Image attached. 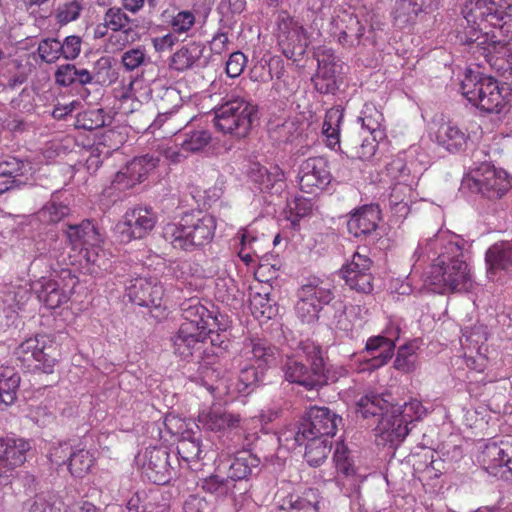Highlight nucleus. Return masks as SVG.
<instances>
[{"label": "nucleus", "instance_id": "nucleus-50", "mask_svg": "<svg viewBox=\"0 0 512 512\" xmlns=\"http://www.w3.org/2000/svg\"><path fill=\"white\" fill-rule=\"evenodd\" d=\"M96 461L94 452L86 449H76L70 454L68 469L75 478H83L87 475Z\"/></svg>", "mask_w": 512, "mask_h": 512}, {"label": "nucleus", "instance_id": "nucleus-8", "mask_svg": "<svg viewBox=\"0 0 512 512\" xmlns=\"http://www.w3.org/2000/svg\"><path fill=\"white\" fill-rule=\"evenodd\" d=\"M427 411L417 399H412L403 406H391L390 414L379 420L375 428L378 445L391 447L400 444L409 433V424L421 420Z\"/></svg>", "mask_w": 512, "mask_h": 512}, {"label": "nucleus", "instance_id": "nucleus-7", "mask_svg": "<svg viewBox=\"0 0 512 512\" xmlns=\"http://www.w3.org/2000/svg\"><path fill=\"white\" fill-rule=\"evenodd\" d=\"M216 229L215 218L208 214H185L178 222L163 228V237L174 248L191 251L211 242Z\"/></svg>", "mask_w": 512, "mask_h": 512}, {"label": "nucleus", "instance_id": "nucleus-6", "mask_svg": "<svg viewBox=\"0 0 512 512\" xmlns=\"http://www.w3.org/2000/svg\"><path fill=\"white\" fill-rule=\"evenodd\" d=\"M461 94L473 106L487 113H504L509 107V91L492 77L466 70L460 82Z\"/></svg>", "mask_w": 512, "mask_h": 512}, {"label": "nucleus", "instance_id": "nucleus-3", "mask_svg": "<svg viewBox=\"0 0 512 512\" xmlns=\"http://www.w3.org/2000/svg\"><path fill=\"white\" fill-rule=\"evenodd\" d=\"M228 320L214 315L198 299H190L182 304V323L172 337L174 353L182 359H202L207 337L212 346L227 349L229 338Z\"/></svg>", "mask_w": 512, "mask_h": 512}, {"label": "nucleus", "instance_id": "nucleus-58", "mask_svg": "<svg viewBox=\"0 0 512 512\" xmlns=\"http://www.w3.org/2000/svg\"><path fill=\"white\" fill-rule=\"evenodd\" d=\"M289 220L293 225L296 224L301 218H304L312 213L313 203L311 199L306 197H295L288 202Z\"/></svg>", "mask_w": 512, "mask_h": 512}, {"label": "nucleus", "instance_id": "nucleus-52", "mask_svg": "<svg viewBox=\"0 0 512 512\" xmlns=\"http://www.w3.org/2000/svg\"><path fill=\"white\" fill-rule=\"evenodd\" d=\"M422 10L423 4L417 0H397L393 12L396 25L404 27L412 22Z\"/></svg>", "mask_w": 512, "mask_h": 512}, {"label": "nucleus", "instance_id": "nucleus-40", "mask_svg": "<svg viewBox=\"0 0 512 512\" xmlns=\"http://www.w3.org/2000/svg\"><path fill=\"white\" fill-rule=\"evenodd\" d=\"M391 406L389 400L382 395L368 393L358 400L356 412L364 419L381 416V420L386 414H390Z\"/></svg>", "mask_w": 512, "mask_h": 512}, {"label": "nucleus", "instance_id": "nucleus-44", "mask_svg": "<svg viewBox=\"0 0 512 512\" xmlns=\"http://www.w3.org/2000/svg\"><path fill=\"white\" fill-rule=\"evenodd\" d=\"M177 455L180 465H186L191 470L199 469L202 458L201 440L199 438H182L177 444Z\"/></svg>", "mask_w": 512, "mask_h": 512}, {"label": "nucleus", "instance_id": "nucleus-39", "mask_svg": "<svg viewBox=\"0 0 512 512\" xmlns=\"http://www.w3.org/2000/svg\"><path fill=\"white\" fill-rule=\"evenodd\" d=\"M434 134L437 143L450 152L463 149L468 139L459 127L450 122L439 124Z\"/></svg>", "mask_w": 512, "mask_h": 512}, {"label": "nucleus", "instance_id": "nucleus-17", "mask_svg": "<svg viewBox=\"0 0 512 512\" xmlns=\"http://www.w3.org/2000/svg\"><path fill=\"white\" fill-rule=\"evenodd\" d=\"M488 338L487 327L483 324H475L462 330L460 338L461 347L463 349V357L467 367L475 371L481 372L487 365L488 346L486 344Z\"/></svg>", "mask_w": 512, "mask_h": 512}, {"label": "nucleus", "instance_id": "nucleus-36", "mask_svg": "<svg viewBox=\"0 0 512 512\" xmlns=\"http://www.w3.org/2000/svg\"><path fill=\"white\" fill-rule=\"evenodd\" d=\"M239 240L238 256L247 265H256L260 254L264 253V235H259L251 226L240 230L237 234Z\"/></svg>", "mask_w": 512, "mask_h": 512}, {"label": "nucleus", "instance_id": "nucleus-22", "mask_svg": "<svg viewBox=\"0 0 512 512\" xmlns=\"http://www.w3.org/2000/svg\"><path fill=\"white\" fill-rule=\"evenodd\" d=\"M158 162L159 159L153 155L135 157L116 173L113 187L125 190L141 183L157 167Z\"/></svg>", "mask_w": 512, "mask_h": 512}, {"label": "nucleus", "instance_id": "nucleus-5", "mask_svg": "<svg viewBox=\"0 0 512 512\" xmlns=\"http://www.w3.org/2000/svg\"><path fill=\"white\" fill-rule=\"evenodd\" d=\"M382 22L378 15L365 7L339 6L334 8L329 23V33L344 47H354L361 43L366 29L369 32L380 30Z\"/></svg>", "mask_w": 512, "mask_h": 512}, {"label": "nucleus", "instance_id": "nucleus-18", "mask_svg": "<svg viewBox=\"0 0 512 512\" xmlns=\"http://www.w3.org/2000/svg\"><path fill=\"white\" fill-rule=\"evenodd\" d=\"M53 340L50 336L38 334L34 337L25 339L16 349L15 354L18 359L28 366L32 362L36 363V367L42 369L46 373H50L56 363L53 356Z\"/></svg>", "mask_w": 512, "mask_h": 512}, {"label": "nucleus", "instance_id": "nucleus-2", "mask_svg": "<svg viewBox=\"0 0 512 512\" xmlns=\"http://www.w3.org/2000/svg\"><path fill=\"white\" fill-rule=\"evenodd\" d=\"M460 12L459 41L475 44L491 66L501 67L497 62L507 55V43L512 39V4L505 6V0H464Z\"/></svg>", "mask_w": 512, "mask_h": 512}, {"label": "nucleus", "instance_id": "nucleus-23", "mask_svg": "<svg viewBox=\"0 0 512 512\" xmlns=\"http://www.w3.org/2000/svg\"><path fill=\"white\" fill-rule=\"evenodd\" d=\"M331 181L328 163L323 157H311L302 162L298 173L300 189L306 193H315L324 189Z\"/></svg>", "mask_w": 512, "mask_h": 512}, {"label": "nucleus", "instance_id": "nucleus-59", "mask_svg": "<svg viewBox=\"0 0 512 512\" xmlns=\"http://www.w3.org/2000/svg\"><path fill=\"white\" fill-rule=\"evenodd\" d=\"M83 9L79 0H71L58 6L55 12V18L61 25H66L79 18Z\"/></svg>", "mask_w": 512, "mask_h": 512}, {"label": "nucleus", "instance_id": "nucleus-9", "mask_svg": "<svg viewBox=\"0 0 512 512\" xmlns=\"http://www.w3.org/2000/svg\"><path fill=\"white\" fill-rule=\"evenodd\" d=\"M217 131L236 138L246 137L257 114L256 107L241 97L225 100L213 109Z\"/></svg>", "mask_w": 512, "mask_h": 512}, {"label": "nucleus", "instance_id": "nucleus-63", "mask_svg": "<svg viewBox=\"0 0 512 512\" xmlns=\"http://www.w3.org/2000/svg\"><path fill=\"white\" fill-rule=\"evenodd\" d=\"M126 508L128 512H168L167 504L152 501L143 503L139 494L128 500Z\"/></svg>", "mask_w": 512, "mask_h": 512}, {"label": "nucleus", "instance_id": "nucleus-13", "mask_svg": "<svg viewBox=\"0 0 512 512\" xmlns=\"http://www.w3.org/2000/svg\"><path fill=\"white\" fill-rule=\"evenodd\" d=\"M129 300L139 306L150 309L156 319L166 317L167 304L164 301V288L156 278L136 277L126 285Z\"/></svg>", "mask_w": 512, "mask_h": 512}, {"label": "nucleus", "instance_id": "nucleus-25", "mask_svg": "<svg viewBox=\"0 0 512 512\" xmlns=\"http://www.w3.org/2000/svg\"><path fill=\"white\" fill-rule=\"evenodd\" d=\"M30 444L24 439H0V482L6 480L12 471L26 460Z\"/></svg>", "mask_w": 512, "mask_h": 512}, {"label": "nucleus", "instance_id": "nucleus-60", "mask_svg": "<svg viewBox=\"0 0 512 512\" xmlns=\"http://www.w3.org/2000/svg\"><path fill=\"white\" fill-rule=\"evenodd\" d=\"M95 82L100 84H112L118 78V73L112 68L110 57H101L94 67Z\"/></svg>", "mask_w": 512, "mask_h": 512}, {"label": "nucleus", "instance_id": "nucleus-12", "mask_svg": "<svg viewBox=\"0 0 512 512\" xmlns=\"http://www.w3.org/2000/svg\"><path fill=\"white\" fill-rule=\"evenodd\" d=\"M462 184L472 192L481 193L489 199H498L509 190L511 181L503 169L482 163L463 179Z\"/></svg>", "mask_w": 512, "mask_h": 512}, {"label": "nucleus", "instance_id": "nucleus-19", "mask_svg": "<svg viewBox=\"0 0 512 512\" xmlns=\"http://www.w3.org/2000/svg\"><path fill=\"white\" fill-rule=\"evenodd\" d=\"M372 260L359 251L355 252L341 268L346 285L359 293L368 294L373 290Z\"/></svg>", "mask_w": 512, "mask_h": 512}, {"label": "nucleus", "instance_id": "nucleus-28", "mask_svg": "<svg viewBox=\"0 0 512 512\" xmlns=\"http://www.w3.org/2000/svg\"><path fill=\"white\" fill-rule=\"evenodd\" d=\"M421 176V169L413 168V179L394 182L389 194V207L394 215L404 218L409 213V203L415 198V187Z\"/></svg>", "mask_w": 512, "mask_h": 512}, {"label": "nucleus", "instance_id": "nucleus-16", "mask_svg": "<svg viewBox=\"0 0 512 512\" xmlns=\"http://www.w3.org/2000/svg\"><path fill=\"white\" fill-rule=\"evenodd\" d=\"M333 293L327 286L318 282H309L298 291L296 313L302 322L312 323L318 319L323 307L330 303Z\"/></svg>", "mask_w": 512, "mask_h": 512}, {"label": "nucleus", "instance_id": "nucleus-37", "mask_svg": "<svg viewBox=\"0 0 512 512\" xmlns=\"http://www.w3.org/2000/svg\"><path fill=\"white\" fill-rule=\"evenodd\" d=\"M66 235L72 248L80 251L85 247H96L103 241L100 231L89 220H84L77 225H69Z\"/></svg>", "mask_w": 512, "mask_h": 512}, {"label": "nucleus", "instance_id": "nucleus-11", "mask_svg": "<svg viewBox=\"0 0 512 512\" xmlns=\"http://www.w3.org/2000/svg\"><path fill=\"white\" fill-rule=\"evenodd\" d=\"M77 284V277L69 269H61L55 275L34 281L31 289L45 307L56 309L68 303Z\"/></svg>", "mask_w": 512, "mask_h": 512}, {"label": "nucleus", "instance_id": "nucleus-61", "mask_svg": "<svg viewBox=\"0 0 512 512\" xmlns=\"http://www.w3.org/2000/svg\"><path fill=\"white\" fill-rule=\"evenodd\" d=\"M196 22L195 13L190 10H181L173 15L170 19V27L173 33L185 34L188 33Z\"/></svg>", "mask_w": 512, "mask_h": 512}, {"label": "nucleus", "instance_id": "nucleus-49", "mask_svg": "<svg viewBox=\"0 0 512 512\" xmlns=\"http://www.w3.org/2000/svg\"><path fill=\"white\" fill-rule=\"evenodd\" d=\"M249 301L250 310L259 321L272 319L278 313L276 304L269 298V293L265 290L251 292Z\"/></svg>", "mask_w": 512, "mask_h": 512}, {"label": "nucleus", "instance_id": "nucleus-35", "mask_svg": "<svg viewBox=\"0 0 512 512\" xmlns=\"http://www.w3.org/2000/svg\"><path fill=\"white\" fill-rule=\"evenodd\" d=\"M416 148H410L407 152L399 153L398 155L391 158V160L386 164L384 175L391 182L398 181H409L413 179V168L421 169L423 171V167L412 161L416 153Z\"/></svg>", "mask_w": 512, "mask_h": 512}, {"label": "nucleus", "instance_id": "nucleus-54", "mask_svg": "<svg viewBox=\"0 0 512 512\" xmlns=\"http://www.w3.org/2000/svg\"><path fill=\"white\" fill-rule=\"evenodd\" d=\"M121 63L127 71L135 69L150 63V57L144 46H137L125 51L121 56Z\"/></svg>", "mask_w": 512, "mask_h": 512}, {"label": "nucleus", "instance_id": "nucleus-20", "mask_svg": "<svg viewBox=\"0 0 512 512\" xmlns=\"http://www.w3.org/2000/svg\"><path fill=\"white\" fill-rule=\"evenodd\" d=\"M166 449L148 447L135 457V462L145 476L153 483L162 485L172 479V467Z\"/></svg>", "mask_w": 512, "mask_h": 512}, {"label": "nucleus", "instance_id": "nucleus-33", "mask_svg": "<svg viewBox=\"0 0 512 512\" xmlns=\"http://www.w3.org/2000/svg\"><path fill=\"white\" fill-rule=\"evenodd\" d=\"M487 276L495 280L499 271L512 270V240L498 241L491 245L485 254Z\"/></svg>", "mask_w": 512, "mask_h": 512}, {"label": "nucleus", "instance_id": "nucleus-55", "mask_svg": "<svg viewBox=\"0 0 512 512\" xmlns=\"http://www.w3.org/2000/svg\"><path fill=\"white\" fill-rule=\"evenodd\" d=\"M129 25L130 18L120 8H110L104 16V26L114 32L127 34Z\"/></svg>", "mask_w": 512, "mask_h": 512}, {"label": "nucleus", "instance_id": "nucleus-30", "mask_svg": "<svg viewBox=\"0 0 512 512\" xmlns=\"http://www.w3.org/2000/svg\"><path fill=\"white\" fill-rule=\"evenodd\" d=\"M381 220V211L378 205H363L350 214L347 228L355 237L368 235L376 230Z\"/></svg>", "mask_w": 512, "mask_h": 512}, {"label": "nucleus", "instance_id": "nucleus-29", "mask_svg": "<svg viewBox=\"0 0 512 512\" xmlns=\"http://www.w3.org/2000/svg\"><path fill=\"white\" fill-rule=\"evenodd\" d=\"M33 169L31 163L15 157L0 161V195L14 187L26 184Z\"/></svg>", "mask_w": 512, "mask_h": 512}, {"label": "nucleus", "instance_id": "nucleus-21", "mask_svg": "<svg viewBox=\"0 0 512 512\" xmlns=\"http://www.w3.org/2000/svg\"><path fill=\"white\" fill-rule=\"evenodd\" d=\"M342 418L327 407H311L302 421V435L331 439Z\"/></svg>", "mask_w": 512, "mask_h": 512}, {"label": "nucleus", "instance_id": "nucleus-53", "mask_svg": "<svg viewBox=\"0 0 512 512\" xmlns=\"http://www.w3.org/2000/svg\"><path fill=\"white\" fill-rule=\"evenodd\" d=\"M417 347L413 344H406L398 349L394 367L395 369L410 373L413 372L417 367Z\"/></svg>", "mask_w": 512, "mask_h": 512}, {"label": "nucleus", "instance_id": "nucleus-47", "mask_svg": "<svg viewBox=\"0 0 512 512\" xmlns=\"http://www.w3.org/2000/svg\"><path fill=\"white\" fill-rule=\"evenodd\" d=\"M362 130L373 137H385L382 112L372 103H366L358 118Z\"/></svg>", "mask_w": 512, "mask_h": 512}, {"label": "nucleus", "instance_id": "nucleus-56", "mask_svg": "<svg viewBox=\"0 0 512 512\" xmlns=\"http://www.w3.org/2000/svg\"><path fill=\"white\" fill-rule=\"evenodd\" d=\"M211 135L206 130H197L187 133L181 141V150L185 152H197L208 145Z\"/></svg>", "mask_w": 512, "mask_h": 512}, {"label": "nucleus", "instance_id": "nucleus-15", "mask_svg": "<svg viewBox=\"0 0 512 512\" xmlns=\"http://www.w3.org/2000/svg\"><path fill=\"white\" fill-rule=\"evenodd\" d=\"M237 362L240 367L237 382L234 383L230 379L221 378L217 380L215 385L208 387L215 398L228 401L238 394L249 393L250 388L262 381L265 369H258V366L244 362L240 358H237Z\"/></svg>", "mask_w": 512, "mask_h": 512}, {"label": "nucleus", "instance_id": "nucleus-27", "mask_svg": "<svg viewBox=\"0 0 512 512\" xmlns=\"http://www.w3.org/2000/svg\"><path fill=\"white\" fill-rule=\"evenodd\" d=\"M318 69L312 81L317 91L326 94L335 90L337 58L332 49L322 47L316 52Z\"/></svg>", "mask_w": 512, "mask_h": 512}, {"label": "nucleus", "instance_id": "nucleus-4", "mask_svg": "<svg viewBox=\"0 0 512 512\" xmlns=\"http://www.w3.org/2000/svg\"><path fill=\"white\" fill-rule=\"evenodd\" d=\"M285 379L306 389H314L334 380L330 370L325 373L321 347L310 340L302 341L295 355L288 356L283 365Z\"/></svg>", "mask_w": 512, "mask_h": 512}, {"label": "nucleus", "instance_id": "nucleus-62", "mask_svg": "<svg viewBox=\"0 0 512 512\" xmlns=\"http://www.w3.org/2000/svg\"><path fill=\"white\" fill-rule=\"evenodd\" d=\"M306 439L307 436L302 435V423L299 427H289L281 431L278 435L279 444L289 450L303 445Z\"/></svg>", "mask_w": 512, "mask_h": 512}, {"label": "nucleus", "instance_id": "nucleus-31", "mask_svg": "<svg viewBox=\"0 0 512 512\" xmlns=\"http://www.w3.org/2000/svg\"><path fill=\"white\" fill-rule=\"evenodd\" d=\"M276 349L266 340L261 338H249L244 340L238 358L265 369L275 359Z\"/></svg>", "mask_w": 512, "mask_h": 512}, {"label": "nucleus", "instance_id": "nucleus-41", "mask_svg": "<svg viewBox=\"0 0 512 512\" xmlns=\"http://www.w3.org/2000/svg\"><path fill=\"white\" fill-rule=\"evenodd\" d=\"M204 46L198 42H191L177 50L171 57L170 68L184 71L197 65L202 57Z\"/></svg>", "mask_w": 512, "mask_h": 512}, {"label": "nucleus", "instance_id": "nucleus-32", "mask_svg": "<svg viewBox=\"0 0 512 512\" xmlns=\"http://www.w3.org/2000/svg\"><path fill=\"white\" fill-rule=\"evenodd\" d=\"M151 96L152 89L149 83L144 78H134L119 95L120 107L123 112L132 113L148 102Z\"/></svg>", "mask_w": 512, "mask_h": 512}, {"label": "nucleus", "instance_id": "nucleus-24", "mask_svg": "<svg viewBox=\"0 0 512 512\" xmlns=\"http://www.w3.org/2000/svg\"><path fill=\"white\" fill-rule=\"evenodd\" d=\"M198 427L205 431L227 435L240 426L241 417L220 406L202 409L198 414Z\"/></svg>", "mask_w": 512, "mask_h": 512}, {"label": "nucleus", "instance_id": "nucleus-51", "mask_svg": "<svg viewBox=\"0 0 512 512\" xmlns=\"http://www.w3.org/2000/svg\"><path fill=\"white\" fill-rule=\"evenodd\" d=\"M80 255L84 261L81 265L88 274L98 276L101 271L107 269V259L100 244L96 247H85L80 251Z\"/></svg>", "mask_w": 512, "mask_h": 512}, {"label": "nucleus", "instance_id": "nucleus-1", "mask_svg": "<svg viewBox=\"0 0 512 512\" xmlns=\"http://www.w3.org/2000/svg\"><path fill=\"white\" fill-rule=\"evenodd\" d=\"M466 245L461 236L448 230H439L419 243L413 268L417 270L429 262L422 273L424 286L439 294L470 290L474 277Z\"/></svg>", "mask_w": 512, "mask_h": 512}, {"label": "nucleus", "instance_id": "nucleus-57", "mask_svg": "<svg viewBox=\"0 0 512 512\" xmlns=\"http://www.w3.org/2000/svg\"><path fill=\"white\" fill-rule=\"evenodd\" d=\"M69 213L67 205L59 203L55 200L48 202L39 212V220L50 223H57Z\"/></svg>", "mask_w": 512, "mask_h": 512}, {"label": "nucleus", "instance_id": "nucleus-45", "mask_svg": "<svg viewBox=\"0 0 512 512\" xmlns=\"http://www.w3.org/2000/svg\"><path fill=\"white\" fill-rule=\"evenodd\" d=\"M20 376L13 367L0 365V404L9 406L16 400Z\"/></svg>", "mask_w": 512, "mask_h": 512}, {"label": "nucleus", "instance_id": "nucleus-43", "mask_svg": "<svg viewBox=\"0 0 512 512\" xmlns=\"http://www.w3.org/2000/svg\"><path fill=\"white\" fill-rule=\"evenodd\" d=\"M366 351L373 353L379 351L377 356L366 359V367L362 370H374L385 365L392 357V344L385 342L381 335L370 337L366 343Z\"/></svg>", "mask_w": 512, "mask_h": 512}, {"label": "nucleus", "instance_id": "nucleus-48", "mask_svg": "<svg viewBox=\"0 0 512 512\" xmlns=\"http://www.w3.org/2000/svg\"><path fill=\"white\" fill-rule=\"evenodd\" d=\"M260 459L249 451L238 453L231 463L228 471L230 480H243L252 474L253 469L258 468Z\"/></svg>", "mask_w": 512, "mask_h": 512}, {"label": "nucleus", "instance_id": "nucleus-26", "mask_svg": "<svg viewBox=\"0 0 512 512\" xmlns=\"http://www.w3.org/2000/svg\"><path fill=\"white\" fill-rule=\"evenodd\" d=\"M248 177L262 192L281 194L286 187L285 174L276 165L267 168L259 163H252L248 170Z\"/></svg>", "mask_w": 512, "mask_h": 512}, {"label": "nucleus", "instance_id": "nucleus-14", "mask_svg": "<svg viewBox=\"0 0 512 512\" xmlns=\"http://www.w3.org/2000/svg\"><path fill=\"white\" fill-rule=\"evenodd\" d=\"M157 214L151 207L135 206L129 208L122 219L116 224L115 232L121 242L143 239L155 227Z\"/></svg>", "mask_w": 512, "mask_h": 512}, {"label": "nucleus", "instance_id": "nucleus-34", "mask_svg": "<svg viewBox=\"0 0 512 512\" xmlns=\"http://www.w3.org/2000/svg\"><path fill=\"white\" fill-rule=\"evenodd\" d=\"M480 458L489 472L496 474V469L505 468V471L512 475V446L508 443H488Z\"/></svg>", "mask_w": 512, "mask_h": 512}, {"label": "nucleus", "instance_id": "nucleus-38", "mask_svg": "<svg viewBox=\"0 0 512 512\" xmlns=\"http://www.w3.org/2000/svg\"><path fill=\"white\" fill-rule=\"evenodd\" d=\"M319 500L312 490L303 495H289L282 499L271 512H319Z\"/></svg>", "mask_w": 512, "mask_h": 512}, {"label": "nucleus", "instance_id": "nucleus-64", "mask_svg": "<svg viewBox=\"0 0 512 512\" xmlns=\"http://www.w3.org/2000/svg\"><path fill=\"white\" fill-rule=\"evenodd\" d=\"M23 512H61L56 502H51L45 496L39 495L25 501Z\"/></svg>", "mask_w": 512, "mask_h": 512}, {"label": "nucleus", "instance_id": "nucleus-42", "mask_svg": "<svg viewBox=\"0 0 512 512\" xmlns=\"http://www.w3.org/2000/svg\"><path fill=\"white\" fill-rule=\"evenodd\" d=\"M343 120V111L339 107L327 110L322 125V134L326 146L332 150L340 149V126Z\"/></svg>", "mask_w": 512, "mask_h": 512}, {"label": "nucleus", "instance_id": "nucleus-46", "mask_svg": "<svg viewBox=\"0 0 512 512\" xmlns=\"http://www.w3.org/2000/svg\"><path fill=\"white\" fill-rule=\"evenodd\" d=\"M304 457L310 466L317 467L325 462L331 448L332 442L328 438L312 436L305 441Z\"/></svg>", "mask_w": 512, "mask_h": 512}, {"label": "nucleus", "instance_id": "nucleus-10", "mask_svg": "<svg viewBox=\"0 0 512 512\" xmlns=\"http://www.w3.org/2000/svg\"><path fill=\"white\" fill-rule=\"evenodd\" d=\"M273 36L288 59L302 56L312 41V35L303 23L285 10L279 11L275 18Z\"/></svg>", "mask_w": 512, "mask_h": 512}]
</instances>
